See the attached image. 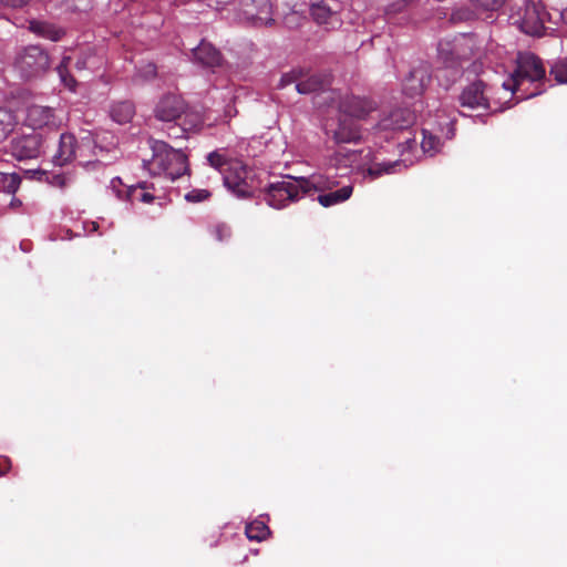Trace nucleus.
Instances as JSON below:
<instances>
[{"instance_id":"obj_45","label":"nucleus","mask_w":567,"mask_h":567,"mask_svg":"<svg viewBox=\"0 0 567 567\" xmlns=\"http://www.w3.org/2000/svg\"><path fill=\"white\" fill-rule=\"evenodd\" d=\"M92 227H93V230H96V229H97V227H99L97 223L93 221V223H92Z\"/></svg>"},{"instance_id":"obj_35","label":"nucleus","mask_w":567,"mask_h":567,"mask_svg":"<svg viewBox=\"0 0 567 567\" xmlns=\"http://www.w3.org/2000/svg\"><path fill=\"white\" fill-rule=\"evenodd\" d=\"M39 179L42 181V177L45 176V181L49 182L52 186L64 188L68 185V177L64 174H51L49 175L45 172L40 173Z\"/></svg>"},{"instance_id":"obj_17","label":"nucleus","mask_w":567,"mask_h":567,"mask_svg":"<svg viewBox=\"0 0 567 567\" xmlns=\"http://www.w3.org/2000/svg\"><path fill=\"white\" fill-rule=\"evenodd\" d=\"M328 179L334 182L336 184L331 189L320 190L323 194H320L317 199L321 206L331 207V206L341 204L351 197V195L353 193L352 185H346L337 190H332L337 186L338 182L334 179H330V178H328Z\"/></svg>"},{"instance_id":"obj_39","label":"nucleus","mask_w":567,"mask_h":567,"mask_svg":"<svg viewBox=\"0 0 567 567\" xmlns=\"http://www.w3.org/2000/svg\"><path fill=\"white\" fill-rule=\"evenodd\" d=\"M12 463L8 456L0 455V476L6 475L11 470Z\"/></svg>"},{"instance_id":"obj_7","label":"nucleus","mask_w":567,"mask_h":567,"mask_svg":"<svg viewBox=\"0 0 567 567\" xmlns=\"http://www.w3.org/2000/svg\"><path fill=\"white\" fill-rule=\"evenodd\" d=\"M492 86L481 78L464 85L457 96L460 107L467 111L488 112L491 106Z\"/></svg>"},{"instance_id":"obj_18","label":"nucleus","mask_w":567,"mask_h":567,"mask_svg":"<svg viewBox=\"0 0 567 567\" xmlns=\"http://www.w3.org/2000/svg\"><path fill=\"white\" fill-rule=\"evenodd\" d=\"M29 30L41 38L55 42L60 41L65 34L64 29L56 24L40 20H31L29 22Z\"/></svg>"},{"instance_id":"obj_41","label":"nucleus","mask_w":567,"mask_h":567,"mask_svg":"<svg viewBox=\"0 0 567 567\" xmlns=\"http://www.w3.org/2000/svg\"><path fill=\"white\" fill-rule=\"evenodd\" d=\"M406 6L405 0H401L398 3H393L389 7L388 12H398L401 11Z\"/></svg>"},{"instance_id":"obj_36","label":"nucleus","mask_w":567,"mask_h":567,"mask_svg":"<svg viewBox=\"0 0 567 567\" xmlns=\"http://www.w3.org/2000/svg\"><path fill=\"white\" fill-rule=\"evenodd\" d=\"M210 197V193L206 189H193L185 195V199L190 203H199Z\"/></svg>"},{"instance_id":"obj_19","label":"nucleus","mask_w":567,"mask_h":567,"mask_svg":"<svg viewBox=\"0 0 567 567\" xmlns=\"http://www.w3.org/2000/svg\"><path fill=\"white\" fill-rule=\"evenodd\" d=\"M361 137L359 128L352 120H340L338 127L332 131V138L336 143H352Z\"/></svg>"},{"instance_id":"obj_24","label":"nucleus","mask_w":567,"mask_h":567,"mask_svg":"<svg viewBox=\"0 0 567 567\" xmlns=\"http://www.w3.org/2000/svg\"><path fill=\"white\" fill-rule=\"evenodd\" d=\"M245 14L248 19H250L255 25L259 27H269L275 23L272 19L271 4L268 1H262L260 8L256 13L250 10H245Z\"/></svg>"},{"instance_id":"obj_29","label":"nucleus","mask_w":567,"mask_h":567,"mask_svg":"<svg viewBox=\"0 0 567 567\" xmlns=\"http://www.w3.org/2000/svg\"><path fill=\"white\" fill-rule=\"evenodd\" d=\"M21 184V177L17 173H2L0 172V192L7 194H14Z\"/></svg>"},{"instance_id":"obj_11","label":"nucleus","mask_w":567,"mask_h":567,"mask_svg":"<svg viewBox=\"0 0 567 567\" xmlns=\"http://www.w3.org/2000/svg\"><path fill=\"white\" fill-rule=\"evenodd\" d=\"M192 61L212 71L223 66L225 63L221 52L206 40H202L200 43L192 50Z\"/></svg>"},{"instance_id":"obj_40","label":"nucleus","mask_w":567,"mask_h":567,"mask_svg":"<svg viewBox=\"0 0 567 567\" xmlns=\"http://www.w3.org/2000/svg\"><path fill=\"white\" fill-rule=\"evenodd\" d=\"M2 4L11 8H22L30 2V0H0Z\"/></svg>"},{"instance_id":"obj_13","label":"nucleus","mask_w":567,"mask_h":567,"mask_svg":"<svg viewBox=\"0 0 567 567\" xmlns=\"http://www.w3.org/2000/svg\"><path fill=\"white\" fill-rule=\"evenodd\" d=\"M185 109V102L181 96L167 94L158 101L154 112L157 120L171 123L179 120Z\"/></svg>"},{"instance_id":"obj_21","label":"nucleus","mask_w":567,"mask_h":567,"mask_svg":"<svg viewBox=\"0 0 567 567\" xmlns=\"http://www.w3.org/2000/svg\"><path fill=\"white\" fill-rule=\"evenodd\" d=\"M437 59L446 69L457 70L462 66L451 40L439 42Z\"/></svg>"},{"instance_id":"obj_33","label":"nucleus","mask_w":567,"mask_h":567,"mask_svg":"<svg viewBox=\"0 0 567 567\" xmlns=\"http://www.w3.org/2000/svg\"><path fill=\"white\" fill-rule=\"evenodd\" d=\"M210 233L218 241H224L228 239L231 235L230 227L224 223L213 225L210 228Z\"/></svg>"},{"instance_id":"obj_15","label":"nucleus","mask_w":567,"mask_h":567,"mask_svg":"<svg viewBox=\"0 0 567 567\" xmlns=\"http://www.w3.org/2000/svg\"><path fill=\"white\" fill-rule=\"evenodd\" d=\"M377 109V103L367 97L344 96L339 103V110L342 114L352 118H364Z\"/></svg>"},{"instance_id":"obj_26","label":"nucleus","mask_w":567,"mask_h":567,"mask_svg":"<svg viewBox=\"0 0 567 567\" xmlns=\"http://www.w3.org/2000/svg\"><path fill=\"white\" fill-rule=\"evenodd\" d=\"M310 13L318 24H327L332 17V10L323 1L311 2Z\"/></svg>"},{"instance_id":"obj_32","label":"nucleus","mask_w":567,"mask_h":567,"mask_svg":"<svg viewBox=\"0 0 567 567\" xmlns=\"http://www.w3.org/2000/svg\"><path fill=\"white\" fill-rule=\"evenodd\" d=\"M422 134H423V138L421 142L422 150L426 153L436 151V148L440 144L439 137H436L435 135H433L431 133H427V131H425V130L422 131Z\"/></svg>"},{"instance_id":"obj_31","label":"nucleus","mask_w":567,"mask_h":567,"mask_svg":"<svg viewBox=\"0 0 567 567\" xmlns=\"http://www.w3.org/2000/svg\"><path fill=\"white\" fill-rule=\"evenodd\" d=\"M549 74L558 83H567V58L558 60L550 69Z\"/></svg>"},{"instance_id":"obj_16","label":"nucleus","mask_w":567,"mask_h":567,"mask_svg":"<svg viewBox=\"0 0 567 567\" xmlns=\"http://www.w3.org/2000/svg\"><path fill=\"white\" fill-rule=\"evenodd\" d=\"M78 142L73 134L63 133L60 136L59 147L53 156L54 164L63 166L75 158Z\"/></svg>"},{"instance_id":"obj_12","label":"nucleus","mask_w":567,"mask_h":567,"mask_svg":"<svg viewBox=\"0 0 567 567\" xmlns=\"http://www.w3.org/2000/svg\"><path fill=\"white\" fill-rule=\"evenodd\" d=\"M25 123L35 132L44 127L56 128L61 121L52 107L34 104L27 110Z\"/></svg>"},{"instance_id":"obj_22","label":"nucleus","mask_w":567,"mask_h":567,"mask_svg":"<svg viewBox=\"0 0 567 567\" xmlns=\"http://www.w3.org/2000/svg\"><path fill=\"white\" fill-rule=\"evenodd\" d=\"M152 190H155L153 183L142 182L136 186H131L127 189V199L132 203L142 202L145 204H151L155 199V195L152 194Z\"/></svg>"},{"instance_id":"obj_9","label":"nucleus","mask_w":567,"mask_h":567,"mask_svg":"<svg viewBox=\"0 0 567 567\" xmlns=\"http://www.w3.org/2000/svg\"><path fill=\"white\" fill-rule=\"evenodd\" d=\"M293 82L296 90L301 94H309L324 90L331 84V76L328 73H313L303 80H299L296 72L284 74L280 79L279 86L285 87Z\"/></svg>"},{"instance_id":"obj_30","label":"nucleus","mask_w":567,"mask_h":567,"mask_svg":"<svg viewBox=\"0 0 567 567\" xmlns=\"http://www.w3.org/2000/svg\"><path fill=\"white\" fill-rule=\"evenodd\" d=\"M71 61V58L65 56L63 58L61 64L56 68L58 73L64 83L65 86H68L70 90H74L76 85L75 79L69 73L68 64Z\"/></svg>"},{"instance_id":"obj_44","label":"nucleus","mask_w":567,"mask_h":567,"mask_svg":"<svg viewBox=\"0 0 567 567\" xmlns=\"http://www.w3.org/2000/svg\"><path fill=\"white\" fill-rule=\"evenodd\" d=\"M561 18L567 24V8L561 12Z\"/></svg>"},{"instance_id":"obj_23","label":"nucleus","mask_w":567,"mask_h":567,"mask_svg":"<svg viewBox=\"0 0 567 567\" xmlns=\"http://www.w3.org/2000/svg\"><path fill=\"white\" fill-rule=\"evenodd\" d=\"M451 41L461 64L464 61L470 60L475 54V40L473 37L463 34L454 38Z\"/></svg>"},{"instance_id":"obj_20","label":"nucleus","mask_w":567,"mask_h":567,"mask_svg":"<svg viewBox=\"0 0 567 567\" xmlns=\"http://www.w3.org/2000/svg\"><path fill=\"white\" fill-rule=\"evenodd\" d=\"M109 114L115 123L126 124L135 115V105L128 100L117 101L110 105Z\"/></svg>"},{"instance_id":"obj_25","label":"nucleus","mask_w":567,"mask_h":567,"mask_svg":"<svg viewBox=\"0 0 567 567\" xmlns=\"http://www.w3.org/2000/svg\"><path fill=\"white\" fill-rule=\"evenodd\" d=\"M245 534L248 539L261 542L270 534L269 527L261 520H254L246 525Z\"/></svg>"},{"instance_id":"obj_10","label":"nucleus","mask_w":567,"mask_h":567,"mask_svg":"<svg viewBox=\"0 0 567 567\" xmlns=\"http://www.w3.org/2000/svg\"><path fill=\"white\" fill-rule=\"evenodd\" d=\"M432 79V68L426 62L414 66L402 84V92L409 97L420 96L424 93Z\"/></svg>"},{"instance_id":"obj_3","label":"nucleus","mask_w":567,"mask_h":567,"mask_svg":"<svg viewBox=\"0 0 567 567\" xmlns=\"http://www.w3.org/2000/svg\"><path fill=\"white\" fill-rule=\"evenodd\" d=\"M152 158L144 159V167L152 175L165 176L175 181L189 169L186 154L175 150L164 141L150 140Z\"/></svg>"},{"instance_id":"obj_6","label":"nucleus","mask_w":567,"mask_h":567,"mask_svg":"<svg viewBox=\"0 0 567 567\" xmlns=\"http://www.w3.org/2000/svg\"><path fill=\"white\" fill-rule=\"evenodd\" d=\"M14 66L23 79L29 80L47 72L50 58L40 45H29L18 53Z\"/></svg>"},{"instance_id":"obj_8","label":"nucleus","mask_w":567,"mask_h":567,"mask_svg":"<svg viewBox=\"0 0 567 567\" xmlns=\"http://www.w3.org/2000/svg\"><path fill=\"white\" fill-rule=\"evenodd\" d=\"M42 146V135L33 131L14 136L10 142L9 152L18 161L32 159L41 154Z\"/></svg>"},{"instance_id":"obj_37","label":"nucleus","mask_w":567,"mask_h":567,"mask_svg":"<svg viewBox=\"0 0 567 567\" xmlns=\"http://www.w3.org/2000/svg\"><path fill=\"white\" fill-rule=\"evenodd\" d=\"M136 76L143 81L154 79L156 76V65L147 63L138 69Z\"/></svg>"},{"instance_id":"obj_4","label":"nucleus","mask_w":567,"mask_h":567,"mask_svg":"<svg viewBox=\"0 0 567 567\" xmlns=\"http://www.w3.org/2000/svg\"><path fill=\"white\" fill-rule=\"evenodd\" d=\"M546 71L542 60L530 53H518L516 59V68L512 73V78L503 83V87L513 94L520 92V99H528L539 94V91H530L523 89L525 83H539L545 79Z\"/></svg>"},{"instance_id":"obj_1","label":"nucleus","mask_w":567,"mask_h":567,"mask_svg":"<svg viewBox=\"0 0 567 567\" xmlns=\"http://www.w3.org/2000/svg\"><path fill=\"white\" fill-rule=\"evenodd\" d=\"M334 182L323 176L292 177L286 176L284 179L270 183L265 188V202L275 209H281L289 204L297 202L301 195L311 194L312 190L331 189Z\"/></svg>"},{"instance_id":"obj_2","label":"nucleus","mask_w":567,"mask_h":567,"mask_svg":"<svg viewBox=\"0 0 567 567\" xmlns=\"http://www.w3.org/2000/svg\"><path fill=\"white\" fill-rule=\"evenodd\" d=\"M207 161L212 167L223 175L225 186L239 198H250L256 192L254 173L238 159L226 156L220 151L208 154Z\"/></svg>"},{"instance_id":"obj_42","label":"nucleus","mask_w":567,"mask_h":567,"mask_svg":"<svg viewBox=\"0 0 567 567\" xmlns=\"http://www.w3.org/2000/svg\"><path fill=\"white\" fill-rule=\"evenodd\" d=\"M90 60H91V58H90V56H89V58H86V59H83V60H82V59H79V60L76 61V63H75V68H76L78 70H83V69L89 68V66H90V65H89V64H90Z\"/></svg>"},{"instance_id":"obj_5","label":"nucleus","mask_w":567,"mask_h":567,"mask_svg":"<svg viewBox=\"0 0 567 567\" xmlns=\"http://www.w3.org/2000/svg\"><path fill=\"white\" fill-rule=\"evenodd\" d=\"M546 16L540 0H525L523 6L511 13L509 19L524 33L542 35Z\"/></svg>"},{"instance_id":"obj_43","label":"nucleus","mask_w":567,"mask_h":567,"mask_svg":"<svg viewBox=\"0 0 567 567\" xmlns=\"http://www.w3.org/2000/svg\"><path fill=\"white\" fill-rule=\"evenodd\" d=\"M22 205V202L18 198H12L11 202H10V206L12 208H18Z\"/></svg>"},{"instance_id":"obj_38","label":"nucleus","mask_w":567,"mask_h":567,"mask_svg":"<svg viewBox=\"0 0 567 567\" xmlns=\"http://www.w3.org/2000/svg\"><path fill=\"white\" fill-rule=\"evenodd\" d=\"M174 124L168 126L167 135L172 138H181L185 135L186 128L183 127L181 124H177L176 122H173Z\"/></svg>"},{"instance_id":"obj_14","label":"nucleus","mask_w":567,"mask_h":567,"mask_svg":"<svg viewBox=\"0 0 567 567\" xmlns=\"http://www.w3.org/2000/svg\"><path fill=\"white\" fill-rule=\"evenodd\" d=\"M414 113L409 107H394L383 113L378 122L381 131L405 130L414 123Z\"/></svg>"},{"instance_id":"obj_28","label":"nucleus","mask_w":567,"mask_h":567,"mask_svg":"<svg viewBox=\"0 0 567 567\" xmlns=\"http://www.w3.org/2000/svg\"><path fill=\"white\" fill-rule=\"evenodd\" d=\"M401 166H402V164L399 161L386 162V163L385 162L384 163H374L368 168L367 173L372 179H374V178L380 177L383 174H393L396 172V168L401 167Z\"/></svg>"},{"instance_id":"obj_27","label":"nucleus","mask_w":567,"mask_h":567,"mask_svg":"<svg viewBox=\"0 0 567 567\" xmlns=\"http://www.w3.org/2000/svg\"><path fill=\"white\" fill-rule=\"evenodd\" d=\"M17 124L14 114L6 109L0 107V142L13 131Z\"/></svg>"},{"instance_id":"obj_34","label":"nucleus","mask_w":567,"mask_h":567,"mask_svg":"<svg viewBox=\"0 0 567 567\" xmlns=\"http://www.w3.org/2000/svg\"><path fill=\"white\" fill-rule=\"evenodd\" d=\"M477 8L485 11H497L501 9L505 0H470Z\"/></svg>"}]
</instances>
